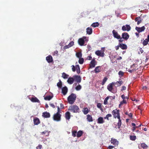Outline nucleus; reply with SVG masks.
<instances>
[{
  "instance_id": "f257e3e1",
  "label": "nucleus",
  "mask_w": 149,
  "mask_h": 149,
  "mask_svg": "<svg viewBox=\"0 0 149 149\" xmlns=\"http://www.w3.org/2000/svg\"><path fill=\"white\" fill-rule=\"evenodd\" d=\"M76 96L75 94L72 93L68 97V100L69 103L70 104H73L76 100Z\"/></svg>"
},
{
  "instance_id": "f03ea898",
  "label": "nucleus",
  "mask_w": 149,
  "mask_h": 149,
  "mask_svg": "<svg viewBox=\"0 0 149 149\" xmlns=\"http://www.w3.org/2000/svg\"><path fill=\"white\" fill-rule=\"evenodd\" d=\"M68 110L73 113H79L80 109L79 108L77 105H73L70 106Z\"/></svg>"
},
{
  "instance_id": "7ed1b4c3",
  "label": "nucleus",
  "mask_w": 149,
  "mask_h": 149,
  "mask_svg": "<svg viewBox=\"0 0 149 149\" xmlns=\"http://www.w3.org/2000/svg\"><path fill=\"white\" fill-rule=\"evenodd\" d=\"M119 111H120L119 110H117L116 109L115 110H113L112 111V113L113 115L114 118H117L118 119L120 118V115Z\"/></svg>"
},
{
  "instance_id": "20e7f679",
  "label": "nucleus",
  "mask_w": 149,
  "mask_h": 149,
  "mask_svg": "<svg viewBox=\"0 0 149 149\" xmlns=\"http://www.w3.org/2000/svg\"><path fill=\"white\" fill-rule=\"evenodd\" d=\"M61 115L60 114L56 113L54 115L53 118L54 120L59 121L61 120Z\"/></svg>"
},
{
  "instance_id": "39448f33",
  "label": "nucleus",
  "mask_w": 149,
  "mask_h": 149,
  "mask_svg": "<svg viewBox=\"0 0 149 149\" xmlns=\"http://www.w3.org/2000/svg\"><path fill=\"white\" fill-rule=\"evenodd\" d=\"M113 83L110 84L108 86L107 88L109 91L113 93H115L116 92V90H113Z\"/></svg>"
},
{
  "instance_id": "423d86ee",
  "label": "nucleus",
  "mask_w": 149,
  "mask_h": 149,
  "mask_svg": "<svg viewBox=\"0 0 149 149\" xmlns=\"http://www.w3.org/2000/svg\"><path fill=\"white\" fill-rule=\"evenodd\" d=\"M113 36L115 38L118 39L120 38V36L118 34V33L115 30H113L112 32Z\"/></svg>"
},
{
  "instance_id": "0eeeda50",
  "label": "nucleus",
  "mask_w": 149,
  "mask_h": 149,
  "mask_svg": "<svg viewBox=\"0 0 149 149\" xmlns=\"http://www.w3.org/2000/svg\"><path fill=\"white\" fill-rule=\"evenodd\" d=\"M131 28L129 25L126 24L122 27V29L123 31H129L131 29Z\"/></svg>"
},
{
  "instance_id": "6e6552de",
  "label": "nucleus",
  "mask_w": 149,
  "mask_h": 149,
  "mask_svg": "<svg viewBox=\"0 0 149 149\" xmlns=\"http://www.w3.org/2000/svg\"><path fill=\"white\" fill-rule=\"evenodd\" d=\"M74 80H75L77 82L79 83L81 82V78L79 76L75 75L73 76Z\"/></svg>"
},
{
  "instance_id": "1a4fd4ad",
  "label": "nucleus",
  "mask_w": 149,
  "mask_h": 149,
  "mask_svg": "<svg viewBox=\"0 0 149 149\" xmlns=\"http://www.w3.org/2000/svg\"><path fill=\"white\" fill-rule=\"evenodd\" d=\"M122 38L125 40H127L129 38V35L127 33H123L122 34Z\"/></svg>"
},
{
  "instance_id": "9d476101",
  "label": "nucleus",
  "mask_w": 149,
  "mask_h": 149,
  "mask_svg": "<svg viewBox=\"0 0 149 149\" xmlns=\"http://www.w3.org/2000/svg\"><path fill=\"white\" fill-rule=\"evenodd\" d=\"M145 29V28L144 26H143L140 28L136 26L135 28V29L139 33L143 31Z\"/></svg>"
},
{
  "instance_id": "9b49d317",
  "label": "nucleus",
  "mask_w": 149,
  "mask_h": 149,
  "mask_svg": "<svg viewBox=\"0 0 149 149\" xmlns=\"http://www.w3.org/2000/svg\"><path fill=\"white\" fill-rule=\"evenodd\" d=\"M96 61L95 59H93L91 61L90 64V67L92 68L95 67V65Z\"/></svg>"
},
{
  "instance_id": "f8f14e48",
  "label": "nucleus",
  "mask_w": 149,
  "mask_h": 149,
  "mask_svg": "<svg viewBox=\"0 0 149 149\" xmlns=\"http://www.w3.org/2000/svg\"><path fill=\"white\" fill-rule=\"evenodd\" d=\"M42 116L44 118H47L50 117V115L49 112L45 111L42 113Z\"/></svg>"
},
{
  "instance_id": "ddd939ff",
  "label": "nucleus",
  "mask_w": 149,
  "mask_h": 149,
  "mask_svg": "<svg viewBox=\"0 0 149 149\" xmlns=\"http://www.w3.org/2000/svg\"><path fill=\"white\" fill-rule=\"evenodd\" d=\"M95 54L98 56L104 57V54L103 52H102L100 51L97 50L95 52Z\"/></svg>"
},
{
  "instance_id": "4468645a",
  "label": "nucleus",
  "mask_w": 149,
  "mask_h": 149,
  "mask_svg": "<svg viewBox=\"0 0 149 149\" xmlns=\"http://www.w3.org/2000/svg\"><path fill=\"white\" fill-rule=\"evenodd\" d=\"M78 42L79 45L82 46L84 45L85 43V41L83 38H80L79 39Z\"/></svg>"
},
{
  "instance_id": "2eb2a0df",
  "label": "nucleus",
  "mask_w": 149,
  "mask_h": 149,
  "mask_svg": "<svg viewBox=\"0 0 149 149\" xmlns=\"http://www.w3.org/2000/svg\"><path fill=\"white\" fill-rule=\"evenodd\" d=\"M119 43V47L122 49L123 50L126 49L127 48V45L123 43Z\"/></svg>"
},
{
  "instance_id": "dca6fc26",
  "label": "nucleus",
  "mask_w": 149,
  "mask_h": 149,
  "mask_svg": "<svg viewBox=\"0 0 149 149\" xmlns=\"http://www.w3.org/2000/svg\"><path fill=\"white\" fill-rule=\"evenodd\" d=\"M74 81V79L73 77H70L68 78L67 82L69 84H71L73 83Z\"/></svg>"
},
{
  "instance_id": "f3484780",
  "label": "nucleus",
  "mask_w": 149,
  "mask_h": 149,
  "mask_svg": "<svg viewBox=\"0 0 149 149\" xmlns=\"http://www.w3.org/2000/svg\"><path fill=\"white\" fill-rule=\"evenodd\" d=\"M46 60L48 63H50L53 61L52 57L50 55L47 56L46 57Z\"/></svg>"
},
{
  "instance_id": "a211bd4d",
  "label": "nucleus",
  "mask_w": 149,
  "mask_h": 149,
  "mask_svg": "<svg viewBox=\"0 0 149 149\" xmlns=\"http://www.w3.org/2000/svg\"><path fill=\"white\" fill-rule=\"evenodd\" d=\"M33 122L34 125H37L40 123V121L38 118H36L33 119Z\"/></svg>"
},
{
  "instance_id": "6ab92c4d",
  "label": "nucleus",
  "mask_w": 149,
  "mask_h": 149,
  "mask_svg": "<svg viewBox=\"0 0 149 149\" xmlns=\"http://www.w3.org/2000/svg\"><path fill=\"white\" fill-rule=\"evenodd\" d=\"M104 122V120L102 117H100L97 119V123L98 124H102Z\"/></svg>"
},
{
  "instance_id": "aec40b11",
  "label": "nucleus",
  "mask_w": 149,
  "mask_h": 149,
  "mask_svg": "<svg viewBox=\"0 0 149 149\" xmlns=\"http://www.w3.org/2000/svg\"><path fill=\"white\" fill-rule=\"evenodd\" d=\"M86 30L87 34L88 35H91L92 33V29L90 27H88L86 29Z\"/></svg>"
},
{
  "instance_id": "412c9836",
  "label": "nucleus",
  "mask_w": 149,
  "mask_h": 149,
  "mask_svg": "<svg viewBox=\"0 0 149 149\" xmlns=\"http://www.w3.org/2000/svg\"><path fill=\"white\" fill-rule=\"evenodd\" d=\"M68 92V88L66 86H65L62 88V93L63 95H65Z\"/></svg>"
},
{
  "instance_id": "4be33fe9",
  "label": "nucleus",
  "mask_w": 149,
  "mask_h": 149,
  "mask_svg": "<svg viewBox=\"0 0 149 149\" xmlns=\"http://www.w3.org/2000/svg\"><path fill=\"white\" fill-rule=\"evenodd\" d=\"M65 118L66 120H69L70 118V113L68 112H67L65 113Z\"/></svg>"
},
{
  "instance_id": "5701e85b",
  "label": "nucleus",
  "mask_w": 149,
  "mask_h": 149,
  "mask_svg": "<svg viewBox=\"0 0 149 149\" xmlns=\"http://www.w3.org/2000/svg\"><path fill=\"white\" fill-rule=\"evenodd\" d=\"M101 68V66H98L96 67L94 70V71L95 73H98L99 72H100V69Z\"/></svg>"
},
{
  "instance_id": "b1692460",
  "label": "nucleus",
  "mask_w": 149,
  "mask_h": 149,
  "mask_svg": "<svg viewBox=\"0 0 149 149\" xmlns=\"http://www.w3.org/2000/svg\"><path fill=\"white\" fill-rule=\"evenodd\" d=\"M87 119L88 121L91 122L93 121V118L91 115L89 114L87 115Z\"/></svg>"
},
{
  "instance_id": "393cba45",
  "label": "nucleus",
  "mask_w": 149,
  "mask_h": 149,
  "mask_svg": "<svg viewBox=\"0 0 149 149\" xmlns=\"http://www.w3.org/2000/svg\"><path fill=\"white\" fill-rule=\"evenodd\" d=\"M31 100L33 102H40V101L36 97H32L31 99Z\"/></svg>"
},
{
  "instance_id": "a878e982",
  "label": "nucleus",
  "mask_w": 149,
  "mask_h": 149,
  "mask_svg": "<svg viewBox=\"0 0 149 149\" xmlns=\"http://www.w3.org/2000/svg\"><path fill=\"white\" fill-rule=\"evenodd\" d=\"M140 19H141V17H136L135 19V20L136 22H137V24L138 25L141 22V19L139 20Z\"/></svg>"
},
{
  "instance_id": "bb28decb",
  "label": "nucleus",
  "mask_w": 149,
  "mask_h": 149,
  "mask_svg": "<svg viewBox=\"0 0 149 149\" xmlns=\"http://www.w3.org/2000/svg\"><path fill=\"white\" fill-rule=\"evenodd\" d=\"M82 111L85 115H86L89 112L88 109L87 107L83 109Z\"/></svg>"
},
{
  "instance_id": "cd10ccee",
  "label": "nucleus",
  "mask_w": 149,
  "mask_h": 149,
  "mask_svg": "<svg viewBox=\"0 0 149 149\" xmlns=\"http://www.w3.org/2000/svg\"><path fill=\"white\" fill-rule=\"evenodd\" d=\"M69 76V75L67 74H66L64 72H63L62 73V77L64 79H66L68 78Z\"/></svg>"
},
{
  "instance_id": "c85d7f7f",
  "label": "nucleus",
  "mask_w": 149,
  "mask_h": 149,
  "mask_svg": "<svg viewBox=\"0 0 149 149\" xmlns=\"http://www.w3.org/2000/svg\"><path fill=\"white\" fill-rule=\"evenodd\" d=\"M111 143H112L113 145H116L118 143V141L116 139H111Z\"/></svg>"
},
{
  "instance_id": "c756f323",
  "label": "nucleus",
  "mask_w": 149,
  "mask_h": 149,
  "mask_svg": "<svg viewBox=\"0 0 149 149\" xmlns=\"http://www.w3.org/2000/svg\"><path fill=\"white\" fill-rule=\"evenodd\" d=\"M82 134L83 132L82 131L80 130L77 132V136L78 137H79L82 136Z\"/></svg>"
},
{
  "instance_id": "7c9ffc66",
  "label": "nucleus",
  "mask_w": 149,
  "mask_h": 149,
  "mask_svg": "<svg viewBox=\"0 0 149 149\" xmlns=\"http://www.w3.org/2000/svg\"><path fill=\"white\" fill-rule=\"evenodd\" d=\"M123 83V81H118L115 83L114 84L115 85H116L117 86H120Z\"/></svg>"
},
{
  "instance_id": "2f4dec72",
  "label": "nucleus",
  "mask_w": 149,
  "mask_h": 149,
  "mask_svg": "<svg viewBox=\"0 0 149 149\" xmlns=\"http://www.w3.org/2000/svg\"><path fill=\"white\" fill-rule=\"evenodd\" d=\"M76 56L77 58H81L82 56L81 53V52H77L76 53Z\"/></svg>"
},
{
  "instance_id": "473e14b6",
  "label": "nucleus",
  "mask_w": 149,
  "mask_h": 149,
  "mask_svg": "<svg viewBox=\"0 0 149 149\" xmlns=\"http://www.w3.org/2000/svg\"><path fill=\"white\" fill-rule=\"evenodd\" d=\"M99 24L98 22H96L93 23L91 25V26L94 27H95L98 26L99 25Z\"/></svg>"
},
{
  "instance_id": "72a5a7b5",
  "label": "nucleus",
  "mask_w": 149,
  "mask_h": 149,
  "mask_svg": "<svg viewBox=\"0 0 149 149\" xmlns=\"http://www.w3.org/2000/svg\"><path fill=\"white\" fill-rule=\"evenodd\" d=\"M118 119V129H120V128L121 125V120L120 119V118L119 119Z\"/></svg>"
},
{
  "instance_id": "f704fd0d",
  "label": "nucleus",
  "mask_w": 149,
  "mask_h": 149,
  "mask_svg": "<svg viewBox=\"0 0 149 149\" xmlns=\"http://www.w3.org/2000/svg\"><path fill=\"white\" fill-rule=\"evenodd\" d=\"M111 97V96H107L105 99L104 100V104L106 105V104H108L107 101H108V100L109 99V97Z\"/></svg>"
},
{
  "instance_id": "c9c22d12",
  "label": "nucleus",
  "mask_w": 149,
  "mask_h": 149,
  "mask_svg": "<svg viewBox=\"0 0 149 149\" xmlns=\"http://www.w3.org/2000/svg\"><path fill=\"white\" fill-rule=\"evenodd\" d=\"M127 103V102L126 100H123L120 102V103L119 105V107L120 108V107L123 105V104H126Z\"/></svg>"
},
{
  "instance_id": "e433bc0d",
  "label": "nucleus",
  "mask_w": 149,
  "mask_h": 149,
  "mask_svg": "<svg viewBox=\"0 0 149 149\" xmlns=\"http://www.w3.org/2000/svg\"><path fill=\"white\" fill-rule=\"evenodd\" d=\"M141 146L143 149L147 148H148V146L145 143H142L141 144Z\"/></svg>"
},
{
  "instance_id": "4c0bfd02",
  "label": "nucleus",
  "mask_w": 149,
  "mask_h": 149,
  "mask_svg": "<svg viewBox=\"0 0 149 149\" xmlns=\"http://www.w3.org/2000/svg\"><path fill=\"white\" fill-rule=\"evenodd\" d=\"M52 97L53 96L50 95L47 96L44 98V99L45 100H49L52 98Z\"/></svg>"
},
{
  "instance_id": "58836bf2",
  "label": "nucleus",
  "mask_w": 149,
  "mask_h": 149,
  "mask_svg": "<svg viewBox=\"0 0 149 149\" xmlns=\"http://www.w3.org/2000/svg\"><path fill=\"white\" fill-rule=\"evenodd\" d=\"M78 62L80 64H82L84 62V58H79Z\"/></svg>"
},
{
  "instance_id": "ea45409f",
  "label": "nucleus",
  "mask_w": 149,
  "mask_h": 149,
  "mask_svg": "<svg viewBox=\"0 0 149 149\" xmlns=\"http://www.w3.org/2000/svg\"><path fill=\"white\" fill-rule=\"evenodd\" d=\"M97 107L98 108L100 109L101 110L103 109L102 107V104L100 103H97Z\"/></svg>"
},
{
  "instance_id": "a19ab883",
  "label": "nucleus",
  "mask_w": 149,
  "mask_h": 149,
  "mask_svg": "<svg viewBox=\"0 0 149 149\" xmlns=\"http://www.w3.org/2000/svg\"><path fill=\"white\" fill-rule=\"evenodd\" d=\"M130 139L132 141H134L136 139V137L135 136H130Z\"/></svg>"
},
{
  "instance_id": "79ce46f5",
  "label": "nucleus",
  "mask_w": 149,
  "mask_h": 149,
  "mask_svg": "<svg viewBox=\"0 0 149 149\" xmlns=\"http://www.w3.org/2000/svg\"><path fill=\"white\" fill-rule=\"evenodd\" d=\"M149 41L147 39L144 40L143 42V45L144 46L148 44V42Z\"/></svg>"
},
{
  "instance_id": "37998d69",
  "label": "nucleus",
  "mask_w": 149,
  "mask_h": 149,
  "mask_svg": "<svg viewBox=\"0 0 149 149\" xmlns=\"http://www.w3.org/2000/svg\"><path fill=\"white\" fill-rule=\"evenodd\" d=\"M62 86V83L61 81L60 80L59 81L57 84V86L59 88H61Z\"/></svg>"
},
{
  "instance_id": "c03bdc74",
  "label": "nucleus",
  "mask_w": 149,
  "mask_h": 149,
  "mask_svg": "<svg viewBox=\"0 0 149 149\" xmlns=\"http://www.w3.org/2000/svg\"><path fill=\"white\" fill-rule=\"evenodd\" d=\"M107 80V78L106 77H104V79H103L102 82L101 83L102 85H104Z\"/></svg>"
},
{
  "instance_id": "a18cd8bd",
  "label": "nucleus",
  "mask_w": 149,
  "mask_h": 149,
  "mask_svg": "<svg viewBox=\"0 0 149 149\" xmlns=\"http://www.w3.org/2000/svg\"><path fill=\"white\" fill-rule=\"evenodd\" d=\"M72 135L74 137L77 136L76 135V134H77V131L75 130H73L72 131Z\"/></svg>"
},
{
  "instance_id": "49530a36",
  "label": "nucleus",
  "mask_w": 149,
  "mask_h": 149,
  "mask_svg": "<svg viewBox=\"0 0 149 149\" xmlns=\"http://www.w3.org/2000/svg\"><path fill=\"white\" fill-rule=\"evenodd\" d=\"M81 88V86L80 85H79L75 87V89L77 91H79Z\"/></svg>"
},
{
  "instance_id": "de8ad7c7",
  "label": "nucleus",
  "mask_w": 149,
  "mask_h": 149,
  "mask_svg": "<svg viewBox=\"0 0 149 149\" xmlns=\"http://www.w3.org/2000/svg\"><path fill=\"white\" fill-rule=\"evenodd\" d=\"M111 116H112V115L111 114H108L106 116V117H104V118L105 119H106L107 120H109V117H111Z\"/></svg>"
},
{
  "instance_id": "09e8293b",
  "label": "nucleus",
  "mask_w": 149,
  "mask_h": 149,
  "mask_svg": "<svg viewBox=\"0 0 149 149\" xmlns=\"http://www.w3.org/2000/svg\"><path fill=\"white\" fill-rule=\"evenodd\" d=\"M124 74V73L123 72L121 71H120L118 72V74L120 76V77H122Z\"/></svg>"
},
{
  "instance_id": "8fccbe9b",
  "label": "nucleus",
  "mask_w": 149,
  "mask_h": 149,
  "mask_svg": "<svg viewBox=\"0 0 149 149\" xmlns=\"http://www.w3.org/2000/svg\"><path fill=\"white\" fill-rule=\"evenodd\" d=\"M57 112L56 113L60 114L61 113V109L58 106H57Z\"/></svg>"
},
{
  "instance_id": "3c124183",
  "label": "nucleus",
  "mask_w": 149,
  "mask_h": 149,
  "mask_svg": "<svg viewBox=\"0 0 149 149\" xmlns=\"http://www.w3.org/2000/svg\"><path fill=\"white\" fill-rule=\"evenodd\" d=\"M121 97L123 99V100H125V99L126 98L128 99V97H127V96L125 97V96L124 95H122L121 96Z\"/></svg>"
},
{
  "instance_id": "603ef678",
  "label": "nucleus",
  "mask_w": 149,
  "mask_h": 149,
  "mask_svg": "<svg viewBox=\"0 0 149 149\" xmlns=\"http://www.w3.org/2000/svg\"><path fill=\"white\" fill-rule=\"evenodd\" d=\"M71 67H72V70L73 72H75L76 70V67L74 65H72Z\"/></svg>"
},
{
  "instance_id": "864d4df0",
  "label": "nucleus",
  "mask_w": 149,
  "mask_h": 149,
  "mask_svg": "<svg viewBox=\"0 0 149 149\" xmlns=\"http://www.w3.org/2000/svg\"><path fill=\"white\" fill-rule=\"evenodd\" d=\"M46 133L48 135L49 134V132H48V131H47L46 130L41 132V134L42 135L45 134Z\"/></svg>"
},
{
  "instance_id": "5fc2aeb1",
  "label": "nucleus",
  "mask_w": 149,
  "mask_h": 149,
  "mask_svg": "<svg viewBox=\"0 0 149 149\" xmlns=\"http://www.w3.org/2000/svg\"><path fill=\"white\" fill-rule=\"evenodd\" d=\"M74 42H73V41H72L69 43V45H70V47H71L74 45Z\"/></svg>"
},
{
  "instance_id": "6e6d98bb",
  "label": "nucleus",
  "mask_w": 149,
  "mask_h": 149,
  "mask_svg": "<svg viewBox=\"0 0 149 149\" xmlns=\"http://www.w3.org/2000/svg\"><path fill=\"white\" fill-rule=\"evenodd\" d=\"M42 147V146L41 145H39L38 146L36 147V149H41Z\"/></svg>"
},
{
  "instance_id": "4d7b16f0",
  "label": "nucleus",
  "mask_w": 149,
  "mask_h": 149,
  "mask_svg": "<svg viewBox=\"0 0 149 149\" xmlns=\"http://www.w3.org/2000/svg\"><path fill=\"white\" fill-rule=\"evenodd\" d=\"M126 87L124 86H122L121 89V91H124L126 90Z\"/></svg>"
},
{
  "instance_id": "13d9d810",
  "label": "nucleus",
  "mask_w": 149,
  "mask_h": 149,
  "mask_svg": "<svg viewBox=\"0 0 149 149\" xmlns=\"http://www.w3.org/2000/svg\"><path fill=\"white\" fill-rule=\"evenodd\" d=\"M70 47V45L68 44V45H65L64 47V48L65 49H68L70 47Z\"/></svg>"
},
{
  "instance_id": "bf43d9fd",
  "label": "nucleus",
  "mask_w": 149,
  "mask_h": 149,
  "mask_svg": "<svg viewBox=\"0 0 149 149\" xmlns=\"http://www.w3.org/2000/svg\"><path fill=\"white\" fill-rule=\"evenodd\" d=\"M76 71L77 73L79 74L80 73V68H76Z\"/></svg>"
},
{
  "instance_id": "052dcab7",
  "label": "nucleus",
  "mask_w": 149,
  "mask_h": 149,
  "mask_svg": "<svg viewBox=\"0 0 149 149\" xmlns=\"http://www.w3.org/2000/svg\"><path fill=\"white\" fill-rule=\"evenodd\" d=\"M49 105L51 107H52L53 108H54L55 107V105L52 103H51Z\"/></svg>"
},
{
  "instance_id": "680f3d73",
  "label": "nucleus",
  "mask_w": 149,
  "mask_h": 149,
  "mask_svg": "<svg viewBox=\"0 0 149 149\" xmlns=\"http://www.w3.org/2000/svg\"><path fill=\"white\" fill-rule=\"evenodd\" d=\"M135 71V69H132V70H130L129 69L128 71L131 73H132V72H134V71Z\"/></svg>"
},
{
  "instance_id": "e2e57ef3",
  "label": "nucleus",
  "mask_w": 149,
  "mask_h": 149,
  "mask_svg": "<svg viewBox=\"0 0 149 149\" xmlns=\"http://www.w3.org/2000/svg\"><path fill=\"white\" fill-rule=\"evenodd\" d=\"M119 46V44L118 46H116L115 47V49H116V50H117L119 49V48L120 47Z\"/></svg>"
},
{
  "instance_id": "0e129e2a",
  "label": "nucleus",
  "mask_w": 149,
  "mask_h": 149,
  "mask_svg": "<svg viewBox=\"0 0 149 149\" xmlns=\"http://www.w3.org/2000/svg\"><path fill=\"white\" fill-rule=\"evenodd\" d=\"M87 58L88 60H91L92 59V57L91 56H88L87 57Z\"/></svg>"
},
{
  "instance_id": "69168bd1",
  "label": "nucleus",
  "mask_w": 149,
  "mask_h": 149,
  "mask_svg": "<svg viewBox=\"0 0 149 149\" xmlns=\"http://www.w3.org/2000/svg\"><path fill=\"white\" fill-rule=\"evenodd\" d=\"M60 107L61 109H63L64 108L63 104L62 103L60 104Z\"/></svg>"
},
{
  "instance_id": "338daca9",
  "label": "nucleus",
  "mask_w": 149,
  "mask_h": 149,
  "mask_svg": "<svg viewBox=\"0 0 149 149\" xmlns=\"http://www.w3.org/2000/svg\"><path fill=\"white\" fill-rule=\"evenodd\" d=\"M130 118H132V113H130L129 114V115H128Z\"/></svg>"
},
{
  "instance_id": "774afa93",
  "label": "nucleus",
  "mask_w": 149,
  "mask_h": 149,
  "mask_svg": "<svg viewBox=\"0 0 149 149\" xmlns=\"http://www.w3.org/2000/svg\"><path fill=\"white\" fill-rule=\"evenodd\" d=\"M114 148V146H110L108 147V148L109 149H112Z\"/></svg>"
}]
</instances>
